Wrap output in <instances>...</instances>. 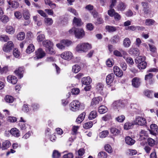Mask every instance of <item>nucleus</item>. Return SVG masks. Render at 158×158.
Instances as JSON below:
<instances>
[{
  "label": "nucleus",
  "instance_id": "f257e3e1",
  "mask_svg": "<svg viewBox=\"0 0 158 158\" xmlns=\"http://www.w3.org/2000/svg\"><path fill=\"white\" fill-rule=\"evenodd\" d=\"M73 27L69 30V32L70 34L74 35L77 38H79V19L75 17L73 21Z\"/></svg>",
  "mask_w": 158,
  "mask_h": 158
},
{
  "label": "nucleus",
  "instance_id": "f03ea898",
  "mask_svg": "<svg viewBox=\"0 0 158 158\" xmlns=\"http://www.w3.org/2000/svg\"><path fill=\"white\" fill-rule=\"evenodd\" d=\"M14 44L12 42L9 41L4 45L2 49L4 52H8L12 50Z\"/></svg>",
  "mask_w": 158,
  "mask_h": 158
},
{
  "label": "nucleus",
  "instance_id": "7ed1b4c3",
  "mask_svg": "<svg viewBox=\"0 0 158 158\" xmlns=\"http://www.w3.org/2000/svg\"><path fill=\"white\" fill-rule=\"evenodd\" d=\"M60 56L62 59L68 60H71L73 57L72 53L69 51L63 52L61 54Z\"/></svg>",
  "mask_w": 158,
  "mask_h": 158
},
{
  "label": "nucleus",
  "instance_id": "20e7f679",
  "mask_svg": "<svg viewBox=\"0 0 158 158\" xmlns=\"http://www.w3.org/2000/svg\"><path fill=\"white\" fill-rule=\"evenodd\" d=\"M92 48L91 45L88 43H82L80 46V51L86 52Z\"/></svg>",
  "mask_w": 158,
  "mask_h": 158
},
{
  "label": "nucleus",
  "instance_id": "39448f33",
  "mask_svg": "<svg viewBox=\"0 0 158 158\" xmlns=\"http://www.w3.org/2000/svg\"><path fill=\"white\" fill-rule=\"evenodd\" d=\"M134 122L135 124H138L140 126L145 125L146 123L145 119L142 117H137L135 119Z\"/></svg>",
  "mask_w": 158,
  "mask_h": 158
},
{
  "label": "nucleus",
  "instance_id": "423d86ee",
  "mask_svg": "<svg viewBox=\"0 0 158 158\" xmlns=\"http://www.w3.org/2000/svg\"><path fill=\"white\" fill-rule=\"evenodd\" d=\"M132 85L134 87L138 88L141 84L140 79L138 77H135L131 80Z\"/></svg>",
  "mask_w": 158,
  "mask_h": 158
},
{
  "label": "nucleus",
  "instance_id": "0eeeda50",
  "mask_svg": "<svg viewBox=\"0 0 158 158\" xmlns=\"http://www.w3.org/2000/svg\"><path fill=\"white\" fill-rule=\"evenodd\" d=\"M102 100V98L100 97H98L93 98L91 102L90 106L94 107L97 105H98L100 102Z\"/></svg>",
  "mask_w": 158,
  "mask_h": 158
},
{
  "label": "nucleus",
  "instance_id": "6e6552de",
  "mask_svg": "<svg viewBox=\"0 0 158 158\" xmlns=\"http://www.w3.org/2000/svg\"><path fill=\"white\" fill-rule=\"evenodd\" d=\"M79 102L78 101H73L70 103V106L71 107V109L73 111H75L78 110Z\"/></svg>",
  "mask_w": 158,
  "mask_h": 158
},
{
  "label": "nucleus",
  "instance_id": "1a4fd4ad",
  "mask_svg": "<svg viewBox=\"0 0 158 158\" xmlns=\"http://www.w3.org/2000/svg\"><path fill=\"white\" fill-rule=\"evenodd\" d=\"M153 74L151 73H149L145 76V80L147 82H148L150 84H151L153 83Z\"/></svg>",
  "mask_w": 158,
  "mask_h": 158
},
{
  "label": "nucleus",
  "instance_id": "9d476101",
  "mask_svg": "<svg viewBox=\"0 0 158 158\" xmlns=\"http://www.w3.org/2000/svg\"><path fill=\"white\" fill-rule=\"evenodd\" d=\"M24 70V69L23 67H19L18 69H16L14 72L19 78H21L23 77Z\"/></svg>",
  "mask_w": 158,
  "mask_h": 158
},
{
  "label": "nucleus",
  "instance_id": "9b49d317",
  "mask_svg": "<svg viewBox=\"0 0 158 158\" xmlns=\"http://www.w3.org/2000/svg\"><path fill=\"white\" fill-rule=\"evenodd\" d=\"M35 53L38 59L42 58L45 56V52L41 48H39L35 52Z\"/></svg>",
  "mask_w": 158,
  "mask_h": 158
},
{
  "label": "nucleus",
  "instance_id": "f8f14e48",
  "mask_svg": "<svg viewBox=\"0 0 158 158\" xmlns=\"http://www.w3.org/2000/svg\"><path fill=\"white\" fill-rule=\"evenodd\" d=\"M114 74L117 77H121L123 75V72L117 66H114L113 68Z\"/></svg>",
  "mask_w": 158,
  "mask_h": 158
},
{
  "label": "nucleus",
  "instance_id": "ddd939ff",
  "mask_svg": "<svg viewBox=\"0 0 158 158\" xmlns=\"http://www.w3.org/2000/svg\"><path fill=\"white\" fill-rule=\"evenodd\" d=\"M81 82L83 84L88 85L91 83L92 79L89 77H84L82 79Z\"/></svg>",
  "mask_w": 158,
  "mask_h": 158
},
{
  "label": "nucleus",
  "instance_id": "4468645a",
  "mask_svg": "<svg viewBox=\"0 0 158 158\" xmlns=\"http://www.w3.org/2000/svg\"><path fill=\"white\" fill-rule=\"evenodd\" d=\"M114 74L112 73L108 75L106 78V81L107 84L109 85L112 83L114 79Z\"/></svg>",
  "mask_w": 158,
  "mask_h": 158
},
{
  "label": "nucleus",
  "instance_id": "2eb2a0df",
  "mask_svg": "<svg viewBox=\"0 0 158 158\" xmlns=\"http://www.w3.org/2000/svg\"><path fill=\"white\" fill-rule=\"evenodd\" d=\"M7 79L8 82L13 84H15L17 81L16 77L10 75L8 76Z\"/></svg>",
  "mask_w": 158,
  "mask_h": 158
},
{
  "label": "nucleus",
  "instance_id": "dca6fc26",
  "mask_svg": "<svg viewBox=\"0 0 158 158\" xmlns=\"http://www.w3.org/2000/svg\"><path fill=\"white\" fill-rule=\"evenodd\" d=\"M114 54L116 56H122V54L124 55H127V53L126 52L122 50H121V52L118 51L117 50H115L114 52Z\"/></svg>",
  "mask_w": 158,
  "mask_h": 158
},
{
  "label": "nucleus",
  "instance_id": "f3484780",
  "mask_svg": "<svg viewBox=\"0 0 158 158\" xmlns=\"http://www.w3.org/2000/svg\"><path fill=\"white\" fill-rule=\"evenodd\" d=\"M126 143L129 145H132L135 143V140L132 139L129 136H127L126 137L125 139Z\"/></svg>",
  "mask_w": 158,
  "mask_h": 158
},
{
  "label": "nucleus",
  "instance_id": "a211bd4d",
  "mask_svg": "<svg viewBox=\"0 0 158 158\" xmlns=\"http://www.w3.org/2000/svg\"><path fill=\"white\" fill-rule=\"evenodd\" d=\"M8 3L10 7H12L14 9L16 8L19 6V3L15 1L10 0L8 2Z\"/></svg>",
  "mask_w": 158,
  "mask_h": 158
},
{
  "label": "nucleus",
  "instance_id": "6ab92c4d",
  "mask_svg": "<svg viewBox=\"0 0 158 158\" xmlns=\"http://www.w3.org/2000/svg\"><path fill=\"white\" fill-rule=\"evenodd\" d=\"M10 133L13 135L15 137H18L20 135L19 131L15 128L11 129L10 131Z\"/></svg>",
  "mask_w": 158,
  "mask_h": 158
},
{
  "label": "nucleus",
  "instance_id": "aec40b11",
  "mask_svg": "<svg viewBox=\"0 0 158 158\" xmlns=\"http://www.w3.org/2000/svg\"><path fill=\"white\" fill-rule=\"evenodd\" d=\"M43 46L46 48L49 47L53 46V45L52 43L48 40H46L44 41L43 42Z\"/></svg>",
  "mask_w": 158,
  "mask_h": 158
},
{
  "label": "nucleus",
  "instance_id": "412c9836",
  "mask_svg": "<svg viewBox=\"0 0 158 158\" xmlns=\"http://www.w3.org/2000/svg\"><path fill=\"white\" fill-rule=\"evenodd\" d=\"M131 44V42L130 39L128 38H125L123 42V44L124 47L125 48L129 47Z\"/></svg>",
  "mask_w": 158,
  "mask_h": 158
},
{
  "label": "nucleus",
  "instance_id": "4be33fe9",
  "mask_svg": "<svg viewBox=\"0 0 158 158\" xmlns=\"http://www.w3.org/2000/svg\"><path fill=\"white\" fill-rule=\"evenodd\" d=\"M35 50V47L32 44H30L27 47L26 52V53L28 54H30L33 52Z\"/></svg>",
  "mask_w": 158,
  "mask_h": 158
},
{
  "label": "nucleus",
  "instance_id": "5701e85b",
  "mask_svg": "<svg viewBox=\"0 0 158 158\" xmlns=\"http://www.w3.org/2000/svg\"><path fill=\"white\" fill-rule=\"evenodd\" d=\"M106 30L109 32L115 31L117 30L116 27L112 26L107 25L105 27Z\"/></svg>",
  "mask_w": 158,
  "mask_h": 158
},
{
  "label": "nucleus",
  "instance_id": "b1692460",
  "mask_svg": "<svg viewBox=\"0 0 158 158\" xmlns=\"http://www.w3.org/2000/svg\"><path fill=\"white\" fill-rule=\"evenodd\" d=\"M11 145L10 141L8 140H6L2 143V150H5L8 148Z\"/></svg>",
  "mask_w": 158,
  "mask_h": 158
},
{
  "label": "nucleus",
  "instance_id": "393cba45",
  "mask_svg": "<svg viewBox=\"0 0 158 158\" xmlns=\"http://www.w3.org/2000/svg\"><path fill=\"white\" fill-rule=\"evenodd\" d=\"M110 131L114 135H117L120 133L119 130L114 127L111 128Z\"/></svg>",
  "mask_w": 158,
  "mask_h": 158
},
{
  "label": "nucleus",
  "instance_id": "a878e982",
  "mask_svg": "<svg viewBox=\"0 0 158 158\" xmlns=\"http://www.w3.org/2000/svg\"><path fill=\"white\" fill-rule=\"evenodd\" d=\"M107 107L103 105L100 106L98 108V112L101 114L105 113L107 112Z\"/></svg>",
  "mask_w": 158,
  "mask_h": 158
},
{
  "label": "nucleus",
  "instance_id": "bb28decb",
  "mask_svg": "<svg viewBox=\"0 0 158 158\" xmlns=\"http://www.w3.org/2000/svg\"><path fill=\"white\" fill-rule=\"evenodd\" d=\"M6 32L10 34H13L15 32V29L11 26H7L6 27Z\"/></svg>",
  "mask_w": 158,
  "mask_h": 158
},
{
  "label": "nucleus",
  "instance_id": "cd10ccee",
  "mask_svg": "<svg viewBox=\"0 0 158 158\" xmlns=\"http://www.w3.org/2000/svg\"><path fill=\"white\" fill-rule=\"evenodd\" d=\"M97 115V113L96 111L93 110L90 112L88 117L89 119L92 120L95 118Z\"/></svg>",
  "mask_w": 158,
  "mask_h": 158
},
{
  "label": "nucleus",
  "instance_id": "c85d7f7f",
  "mask_svg": "<svg viewBox=\"0 0 158 158\" xmlns=\"http://www.w3.org/2000/svg\"><path fill=\"white\" fill-rule=\"evenodd\" d=\"M126 7V5L123 2H120L117 6V9L118 10L121 11L124 10Z\"/></svg>",
  "mask_w": 158,
  "mask_h": 158
},
{
  "label": "nucleus",
  "instance_id": "c756f323",
  "mask_svg": "<svg viewBox=\"0 0 158 158\" xmlns=\"http://www.w3.org/2000/svg\"><path fill=\"white\" fill-rule=\"evenodd\" d=\"M145 59L146 57L145 56H139L136 58L135 62L136 63L139 64V63H141L143 62H145Z\"/></svg>",
  "mask_w": 158,
  "mask_h": 158
},
{
  "label": "nucleus",
  "instance_id": "7c9ffc66",
  "mask_svg": "<svg viewBox=\"0 0 158 158\" xmlns=\"http://www.w3.org/2000/svg\"><path fill=\"white\" fill-rule=\"evenodd\" d=\"M60 43L63 44L65 46V47H68L72 43L71 41L68 40H62L60 41Z\"/></svg>",
  "mask_w": 158,
  "mask_h": 158
},
{
  "label": "nucleus",
  "instance_id": "2f4dec72",
  "mask_svg": "<svg viewBox=\"0 0 158 158\" xmlns=\"http://www.w3.org/2000/svg\"><path fill=\"white\" fill-rule=\"evenodd\" d=\"M5 100L7 102L12 103L14 101V98L12 96L7 95L5 97Z\"/></svg>",
  "mask_w": 158,
  "mask_h": 158
},
{
  "label": "nucleus",
  "instance_id": "473e14b6",
  "mask_svg": "<svg viewBox=\"0 0 158 158\" xmlns=\"http://www.w3.org/2000/svg\"><path fill=\"white\" fill-rule=\"evenodd\" d=\"M25 37V33L23 32H19L17 35L18 40H22L24 39Z\"/></svg>",
  "mask_w": 158,
  "mask_h": 158
},
{
  "label": "nucleus",
  "instance_id": "72a5a7b5",
  "mask_svg": "<svg viewBox=\"0 0 158 158\" xmlns=\"http://www.w3.org/2000/svg\"><path fill=\"white\" fill-rule=\"evenodd\" d=\"M121 103L120 102L118 101L114 102L113 104V108L114 109L119 108L121 106Z\"/></svg>",
  "mask_w": 158,
  "mask_h": 158
},
{
  "label": "nucleus",
  "instance_id": "f704fd0d",
  "mask_svg": "<svg viewBox=\"0 0 158 158\" xmlns=\"http://www.w3.org/2000/svg\"><path fill=\"white\" fill-rule=\"evenodd\" d=\"M104 85L101 83H98L96 86V89L100 93L103 90Z\"/></svg>",
  "mask_w": 158,
  "mask_h": 158
},
{
  "label": "nucleus",
  "instance_id": "c9c22d12",
  "mask_svg": "<svg viewBox=\"0 0 158 158\" xmlns=\"http://www.w3.org/2000/svg\"><path fill=\"white\" fill-rule=\"evenodd\" d=\"M120 40V38L118 35H115L111 38L112 42L113 43H116L118 42Z\"/></svg>",
  "mask_w": 158,
  "mask_h": 158
},
{
  "label": "nucleus",
  "instance_id": "e433bc0d",
  "mask_svg": "<svg viewBox=\"0 0 158 158\" xmlns=\"http://www.w3.org/2000/svg\"><path fill=\"white\" fill-rule=\"evenodd\" d=\"M44 22L46 25H51L53 23L52 19L50 18H45L44 19Z\"/></svg>",
  "mask_w": 158,
  "mask_h": 158
},
{
  "label": "nucleus",
  "instance_id": "4c0bfd02",
  "mask_svg": "<svg viewBox=\"0 0 158 158\" xmlns=\"http://www.w3.org/2000/svg\"><path fill=\"white\" fill-rule=\"evenodd\" d=\"M134 124L130 123H126L124 126V127L125 130H128L132 128Z\"/></svg>",
  "mask_w": 158,
  "mask_h": 158
},
{
  "label": "nucleus",
  "instance_id": "58836bf2",
  "mask_svg": "<svg viewBox=\"0 0 158 158\" xmlns=\"http://www.w3.org/2000/svg\"><path fill=\"white\" fill-rule=\"evenodd\" d=\"M60 156V153L56 150H54L53 152L52 157L53 158H59Z\"/></svg>",
  "mask_w": 158,
  "mask_h": 158
},
{
  "label": "nucleus",
  "instance_id": "ea45409f",
  "mask_svg": "<svg viewBox=\"0 0 158 158\" xmlns=\"http://www.w3.org/2000/svg\"><path fill=\"white\" fill-rule=\"evenodd\" d=\"M147 66V63L145 62H143L141 63L138 64V67L140 69H144L146 68Z\"/></svg>",
  "mask_w": 158,
  "mask_h": 158
},
{
  "label": "nucleus",
  "instance_id": "a19ab883",
  "mask_svg": "<svg viewBox=\"0 0 158 158\" xmlns=\"http://www.w3.org/2000/svg\"><path fill=\"white\" fill-rule=\"evenodd\" d=\"M53 46H51L46 49V52L50 54H54L55 53V51L53 48Z\"/></svg>",
  "mask_w": 158,
  "mask_h": 158
},
{
  "label": "nucleus",
  "instance_id": "79ce46f5",
  "mask_svg": "<svg viewBox=\"0 0 158 158\" xmlns=\"http://www.w3.org/2000/svg\"><path fill=\"white\" fill-rule=\"evenodd\" d=\"M93 126V123L92 122H89L85 123L83 125V127L85 129H88Z\"/></svg>",
  "mask_w": 158,
  "mask_h": 158
},
{
  "label": "nucleus",
  "instance_id": "37998d69",
  "mask_svg": "<svg viewBox=\"0 0 158 158\" xmlns=\"http://www.w3.org/2000/svg\"><path fill=\"white\" fill-rule=\"evenodd\" d=\"M155 22V21L152 19H147L145 21V23L147 25L150 26L153 25Z\"/></svg>",
  "mask_w": 158,
  "mask_h": 158
},
{
  "label": "nucleus",
  "instance_id": "c03bdc74",
  "mask_svg": "<svg viewBox=\"0 0 158 158\" xmlns=\"http://www.w3.org/2000/svg\"><path fill=\"white\" fill-rule=\"evenodd\" d=\"M23 17L26 20H28L30 18V15L28 10H25L23 11Z\"/></svg>",
  "mask_w": 158,
  "mask_h": 158
},
{
  "label": "nucleus",
  "instance_id": "a18cd8bd",
  "mask_svg": "<svg viewBox=\"0 0 158 158\" xmlns=\"http://www.w3.org/2000/svg\"><path fill=\"white\" fill-rule=\"evenodd\" d=\"M152 91L147 90L145 91L144 94L147 97L151 98L152 97Z\"/></svg>",
  "mask_w": 158,
  "mask_h": 158
},
{
  "label": "nucleus",
  "instance_id": "49530a36",
  "mask_svg": "<svg viewBox=\"0 0 158 158\" xmlns=\"http://www.w3.org/2000/svg\"><path fill=\"white\" fill-rule=\"evenodd\" d=\"M124 58L126 62L128 64L132 65L134 64V62L133 59L131 57H123Z\"/></svg>",
  "mask_w": 158,
  "mask_h": 158
},
{
  "label": "nucleus",
  "instance_id": "de8ad7c7",
  "mask_svg": "<svg viewBox=\"0 0 158 158\" xmlns=\"http://www.w3.org/2000/svg\"><path fill=\"white\" fill-rule=\"evenodd\" d=\"M9 40L8 37L6 35H0V40L2 41L6 42Z\"/></svg>",
  "mask_w": 158,
  "mask_h": 158
},
{
  "label": "nucleus",
  "instance_id": "09e8293b",
  "mask_svg": "<svg viewBox=\"0 0 158 158\" xmlns=\"http://www.w3.org/2000/svg\"><path fill=\"white\" fill-rule=\"evenodd\" d=\"M45 2L46 4L50 6L51 8H54L56 6V4L54 3H52V2L50 0H45Z\"/></svg>",
  "mask_w": 158,
  "mask_h": 158
},
{
  "label": "nucleus",
  "instance_id": "8fccbe9b",
  "mask_svg": "<svg viewBox=\"0 0 158 158\" xmlns=\"http://www.w3.org/2000/svg\"><path fill=\"white\" fill-rule=\"evenodd\" d=\"M116 12L114 10L113 8H110V10L108 11V14L110 17H113L114 16V14Z\"/></svg>",
  "mask_w": 158,
  "mask_h": 158
},
{
  "label": "nucleus",
  "instance_id": "3c124183",
  "mask_svg": "<svg viewBox=\"0 0 158 158\" xmlns=\"http://www.w3.org/2000/svg\"><path fill=\"white\" fill-rule=\"evenodd\" d=\"M108 134L109 132L108 131H103L100 133V136L102 138H105L108 135Z\"/></svg>",
  "mask_w": 158,
  "mask_h": 158
},
{
  "label": "nucleus",
  "instance_id": "603ef678",
  "mask_svg": "<svg viewBox=\"0 0 158 158\" xmlns=\"http://www.w3.org/2000/svg\"><path fill=\"white\" fill-rule=\"evenodd\" d=\"M105 150L109 153H111L112 152V149L109 144H106L105 146Z\"/></svg>",
  "mask_w": 158,
  "mask_h": 158
},
{
  "label": "nucleus",
  "instance_id": "864d4df0",
  "mask_svg": "<svg viewBox=\"0 0 158 158\" xmlns=\"http://www.w3.org/2000/svg\"><path fill=\"white\" fill-rule=\"evenodd\" d=\"M148 144L151 147L153 146L155 144V141L151 138H149L148 139Z\"/></svg>",
  "mask_w": 158,
  "mask_h": 158
},
{
  "label": "nucleus",
  "instance_id": "5fc2aeb1",
  "mask_svg": "<svg viewBox=\"0 0 158 158\" xmlns=\"http://www.w3.org/2000/svg\"><path fill=\"white\" fill-rule=\"evenodd\" d=\"M72 71L73 73H77L79 72V65L76 64L73 67Z\"/></svg>",
  "mask_w": 158,
  "mask_h": 158
},
{
  "label": "nucleus",
  "instance_id": "6e6d98bb",
  "mask_svg": "<svg viewBox=\"0 0 158 158\" xmlns=\"http://www.w3.org/2000/svg\"><path fill=\"white\" fill-rule=\"evenodd\" d=\"M1 21L3 23H6L9 21V18L8 17L4 15L1 17L0 18Z\"/></svg>",
  "mask_w": 158,
  "mask_h": 158
},
{
  "label": "nucleus",
  "instance_id": "4d7b16f0",
  "mask_svg": "<svg viewBox=\"0 0 158 158\" xmlns=\"http://www.w3.org/2000/svg\"><path fill=\"white\" fill-rule=\"evenodd\" d=\"M148 45L149 47L150 50L153 52H155L156 51V48L153 45L149 44Z\"/></svg>",
  "mask_w": 158,
  "mask_h": 158
},
{
  "label": "nucleus",
  "instance_id": "13d9d810",
  "mask_svg": "<svg viewBox=\"0 0 158 158\" xmlns=\"http://www.w3.org/2000/svg\"><path fill=\"white\" fill-rule=\"evenodd\" d=\"M45 38V36L44 34L39 35L37 37V40L38 42L42 41Z\"/></svg>",
  "mask_w": 158,
  "mask_h": 158
},
{
  "label": "nucleus",
  "instance_id": "bf43d9fd",
  "mask_svg": "<svg viewBox=\"0 0 158 158\" xmlns=\"http://www.w3.org/2000/svg\"><path fill=\"white\" fill-rule=\"evenodd\" d=\"M125 118V116L123 115H121L116 118V120L118 122H122L124 120Z\"/></svg>",
  "mask_w": 158,
  "mask_h": 158
},
{
  "label": "nucleus",
  "instance_id": "052dcab7",
  "mask_svg": "<svg viewBox=\"0 0 158 158\" xmlns=\"http://www.w3.org/2000/svg\"><path fill=\"white\" fill-rule=\"evenodd\" d=\"M150 128L153 131H156V132L158 131L157 126L155 124H152L150 125Z\"/></svg>",
  "mask_w": 158,
  "mask_h": 158
},
{
  "label": "nucleus",
  "instance_id": "680f3d73",
  "mask_svg": "<svg viewBox=\"0 0 158 158\" xmlns=\"http://www.w3.org/2000/svg\"><path fill=\"white\" fill-rule=\"evenodd\" d=\"M139 135L140 136H143L147 137L148 136L147 131L144 130H141L139 133Z\"/></svg>",
  "mask_w": 158,
  "mask_h": 158
},
{
  "label": "nucleus",
  "instance_id": "e2e57ef3",
  "mask_svg": "<svg viewBox=\"0 0 158 158\" xmlns=\"http://www.w3.org/2000/svg\"><path fill=\"white\" fill-rule=\"evenodd\" d=\"M113 63V60L112 59H109L106 61V64L109 67H111Z\"/></svg>",
  "mask_w": 158,
  "mask_h": 158
},
{
  "label": "nucleus",
  "instance_id": "0e129e2a",
  "mask_svg": "<svg viewBox=\"0 0 158 158\" xmlns=\"http://www.w3.org/2000/svg\"><path fill=\"white\" fill-rule=\"evenodd\" d=\"M71 92L73 94H79V89L77 88L73 89H72Z\"/></svg>",
  "mask_w": 158,
  "mask_h": 158
},
{
  "label": "nucleus",
  "instance_id": "69168bd1",
  "mask_svg": "<svg viewBox=\"0 0 158 158\" xmlns=\"http://www.w3.org/2000/svg\"><path fill=\"white\" fill-rule=\"evenodd\" d=\"M73 154L71 153H69L64 155L63 156V158H73Z\"/></svg>",
  "mask_w": 158,
  "mask_h": 158
},
{
  "label": "nucleus",
  "instance_id": "338daca9",
  "mask_svg": "<svg viewBox=\"0 0 158 158\" xmlns=\"http://www.w3.org/2000/svg\"><path fill=\"white\" fill-rule=\"evenodd\" d=\"M13 54L14 56L18 58L19 56V52L16 49H15L13 51Z\"/></svg>",
  "mask_w": 158,
  "mask_h": 158
},
{
  "label": "nucleus",
  "instance_id": "774afa93",
  "mask_svg": "<svg viewBox=\"0 0 158 158\" xmlns=\"http://www.w3.org/2000/svg\"><path fill=\"white\" fill-rule=\"evenodd\" d=\"M22 110L25 112H27L29 110V108L28 105L27 104H24L22 107Z\"/></svg>",
  "mask_w": 158,
  "mask_h": 158
}]
</instances>
